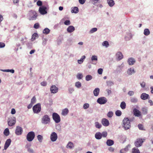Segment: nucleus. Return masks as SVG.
<instances>
[{
  "label": "nucleus",
  "mask_w": 153,
  "mask_h": 153,
  "mask_svg": "<svg viewBox=\"0 0 153 153\" xmlns=\"http://www.w3.org/2000/svg\"><path fill=\"white\" fill-rule=\"evenodd\" d=\"M38 16V14L36 11L33 10L29 11L27 14L28 19L30 21L36 20Z\"/></svg>",
  "instance_id": "1"
},
{
  "label": "nucleus",
  "mask_w": 153,
  "mask_h": 153,
  "mask_svg": "<svg viewBox=\"0 0 153 153\" xmlns=\"http://www.w3.org/2000/svg\"><path fill=\"white\" fill-rule=\"evenodd\" d=\"M123 126L126 130L129 129L131 127L130 121L128 118H125L123 121Z\"/></svg>",
  "instance_id": "2"
},
{
  "label": "nucleus",
  "mask_w": 153,
  "mask_h": 153,
  "mask_svg": "<svg viewBox=\"0 0 153 153\" xmlns=\"http://www.w3.org/2000/svg\"><path fill=\"white\" fill-rule=\"evenodd\" d=\"M42 123L45 124H49L50 122V119L48 115H45L42 118Z\"/></svg>",
  "instance_id": "3"
},
{
  "label": "nucleus",
  "mask_w": 153,
  "mask_h": 153,
  "mask_svg": "<svg viewBox=\"0 0 153 153\" xmlns=\"http://www.w3.org/2000/svg\"><path fill=\"white\" fill-rule=\"evenodd\" d=\"M35 137V134L33 131H30L27 134L26 138L27 140L29 142L32 141Z\"/></svg>",
  "instance_id": "4"
},
{
  "label": "nucleus",
  "mask_w": 153,
  "mask_h": 153,
  "mask_svg": "<svg viewBox=\"0 0 153 153\" xmlns=\"http://www.w3.org/2000/svg\"><path fill=\"white\" fill-rule=\"evenodd\" d=\"M33 112L35 113H39L41 111V105L39 103H38L35 105L33 108Z\"/></svg>",
  "instance_id": "5"
},
{
  "label": "nucleus",
  "mask_w": 153,
  "mask_h": 153,
  "mask_svg": "<svg viewBox=\"0 0 153 153\" xmlns=\"http://www.w3.org/2000/svg\"><path fill=\"white\" fill-rule=\"evenodd\" d=\"M52 118L53 120L56 123H59L60 121L59 116L56 113H54L53 114Z\"/></svg>",
  "instance_id": "6"
},
{
  "label": "nucleus",
  "mask_w": 153,
  "mask_h": 153,
  "mask_svg": "<svg viewBox=\"0 0 153 153\" xmlns=\"http://www.w3.org/2000/svg\"><path fill=\"white\" fill-rule=\"evenodd\" d=\"M145 139H137L135 142V145L137 147H139L141 146L143 143Z\"/></svg>",
  "instance_id": "7"
},
{
  "label": "nucleus",
  "mask_w": 153,
  "mask_h": 153,
  "mask_svg": "<svg viewBox=\"0 0 153 153\" xmlns=\"http://www.w3.org/2000/svg\"><path fill=\"white\" fill-rule=\"evenodd\" d=\"M107 101L106 98L104 97L98 98L97 100L98 103L100 104H103L105 103Z\"/></svg>",
  "instance_id": "8"
},
{
  "label": "nucleus",
  "mask_w": 153,
  "mask_h": 153,
  "mask_svg": "<svg viewBox=\"0 0 153 153\" xmlns=\"http://www.w3.org/2000/svg\"><path fill=\"white\" fill-rule=\"evenodd\" d=\"M47 8L46 7L42 6L39 7V13L42 15H44L47 13V12L46 11Z\"/></svg>",
  "instance_id": "9"
},
{
  "label": "nucleus",
  "mask_w": 153,
  "mask_h": 153,
  "mask_svg": "<svg viewBox=\"0 0 153 153\" xmlns=\"http://www.w3.org/2000/svg\"><path fill=\"white\" fill-rule=\"evenodd\" d=\"M50 138L52 141H55L57 138V134L55 132H53L51 135Z\"/></svg>",
  "instance_id": "10"
},
{
  "label": "nucleus",
  "mask_w": 153,
  "mask_h": 153,
  "mask_svg": "<svg viewBox=\"0 0 153 153\" xmlns=\"http://www.w3.org/2000/svg\"><path fill=\"white\" fill-rule=\"evenodd\" d=\"M133 112L134 115L136 117H139L141 115V112L136 108H134L133 109Z\"/></svg>",
  "instance_id": "11"
},
{
  "label": "nucleus",
  "mask_w": 153,
  "mask_h": 153,
  "mask_svg": "<svg viewBox=\"0 0 153 153\" xmlns=\"http://www.w3.org/2000/svg\"><path fill=\"white\" fill-rule=\"evenodd\" d=\"M23 131L22 128L19 126H17L15 131V133L17 135H20Z\"/></svg>",
  "instance_id": "12"
},
{
  "label": "nucleus",
  "mask_w": 153,
  "mask_h": 153,
  "mask_svg": "<svg viewBox=\"0 0 153 153\" xmlns=\"http://www.w3.org/2000/svg\"><path fill=\"white\" fill-rule=\"evenodd\" d=\"M101 122L102 124L104 126H108L109 124L108 120L105 118L102 119Z\"/></svg>",
  "instance_id": "13"
},
{
  "label": "nucleus",
  "mask_w": 153,
  "mask_h": 153,
  "mask_svg": "<svg viewBox=\"0 0 153 153\" xmlns=\"http://www.w3.org/2000/svg\"><path fill=\"white\" fill-rule=\"evenodd\" d=\"M50 90L51 93H55L57 92L58 88L55 85H52L51 87Z\"/></svg>",
  "instance_id": "14"
},
{
  "label": "nucleus",
  "mask_w": 153,
  "mask_h": 153,
  "mask_svg": "<svg viewBox=\"0 0 153 153\" xmlns=\"http://www.w3.org/2000/svg\"><path fill=\"white\" fill-rule=\"evenodd\" d=\"M16 123V120L15 118H11L8 121V124L9 126H12L15 124Z\"/></svg>",
  "instance_id": "15"
},
{
  "label": "nucleus",
  "mask_w": 153,
  "mask_h": 153,
  "mask_svg": "<svg viewBox=\"0 0 153 153\" xmlns=\"http://www.w3.org/2000/svg\"><path fill=\"white\" fill-rule=\"evenodd\" d=\"M11 142V139H8L6 141L4 146V149H6L9 146Z\"/></svg>",
  "instance_id": "16"
},
{
  "label": "nucleus",
  "mask_w": 153,
  "mask_h": 153,
  "mask_svg": "<svg viewBox=\"0 0 153 153\" xmlns=\"http://www.w3.org/2000/svg\"><path fill=\"white\" fill-rule=\"evenodd\" d=\"M140 97L143 100H146L149 98V95L146 93H142Z\"/></svg>",
  "instance_id": "17"
},
{
  "label": "nucleus",
  "mask_w": 153,
  "mask_h": 153,
  "mask_svg": "<svg viewBox=\"0 0 153 153\" xmlns=\"http://www.w3.org/2000/svg\"><path fill=\"white\" fill-rule=\"evenodd\" d=\"M116 56L119 60L121 59L123 57V56L120 52H117L116 55Z\"/></svg>",
  "instance_id": "18"
},
{
  "label": "nucleus",
  "mask_w": 153,
  "mask_h": 153,
  "mask_svg": "<svg viewBox=\"0 0 153 153\" xmlns=\"http://www.w3.org/2000/svg\"><path fill=\"white\" fill-rule=\"evenodd\" d=\"M135 62V59L132 58H130L128 61V62L130 65H132L134 64Z\"/></svg>",
  "instance_id": "19"
},
{
  "label": "nucleus",
  "mask_w": 153,
  "mask_h": 153,
  "mask_svg": "<svg viewBox=\"0 0 153 153\" xmlns=\"http://www.w3.org/2000/svg\"><path fill=\"white\" fill-rule=\"evenodd\" d=\"M91 60L92 61L94 62L93 64H96L97 60V56H92L91 57Z\"/></svg>",
  "instance_id": "20"
},
{
  "label": "nucleus",
  "mask_w": 153,
  "mask_h": 153,
  "mask_svg": "<svg viewBox=\"0 0 153 153\" xmlns=\"http://www.w3.org/2000/svg\"><path fill=\"white\" fill-rule=\"evenodd\" d=\"M74 30L75 28L72 26H69L67 29V31L69 33L72 32Z\"/></svg>",
  "instance_id": "21"
},
{
  "label": "nucleus",
  "mask_w": 153,
  "mask_h": 153,
  "mask_svg": "<svg viewBox=\"0 0 153 153\" xmlns=\"http://www.w3.org/2000/svg\"><path fill=\"white\" fill-rule=\"evenodd\" d=\"M95 137L97 139H100L102 138L101 133L100 132H98L95 134Z\"/></svg>",
  "instance_id": "22"
},
{
  "label": "nucleus",
  "mask_w": 153,
  "mask_h": 153,
  "mask_svg": "<svg viewBox=\"0 0 153 153\" xmlns=\"http://www.w3.org/2000/svg\"><path fill=\"white\" fill-rule=\"evenodd\" d=\"M100 89L98 88H96L94 91L93 93L94 95L95 96H97L99 93Z\"/></svg>",
  "instance_id": "23"
},
{
  "label": "nucleus",
  "mask_w": 153,
  "mask_h": 153,
  "mask_svg": "<svg viewBox=\"0 0 153 153\" xmlns=\"http://www.w3.org/2000/svg\"><path fill=\"white\" fill-rule=\"evenodd\" d=\"M79 12V9L77 7H75L71 8V12L72 13H77Z\"/></svg>",
  "instance_id": "24"
},
{
  "label": "nucleus",
  "mask_w": 153,
  "mask_h": 153,
  "mask_svg": "<svg viewBox=\"0 0 153 153\" xmlns=\"http://www.w3.org/2000/svg\"><path fill=\"white\" fill-rule=\"evenodd\" d=\"M106 144L108 146H111L114 144V142L113 140H108L106 142Z\"/></svg>",
  "instance_id": "25"
},
{
  "label": "nucleus",
  "mask_w": 153,
  "mask_h": 153,
  "mask_svg": "<svg viewBox=\"0 0 153 153\" xmlns=\"http://www.w3.org/2000/svg\"><path fill=\"white\" fill-rule=\"evenodd\" d=\"M69 112L68 109L65 108L62 110V114L63 115L65 116L67 115Z\"/></svg>",
  "instance_id": "26"
},
{
  "label": "nucleus",
  "mask_w": 153,
  "mask_h": 153,
  "mask_svg": "<svg viewBox=\"0 0 153 153\" xmlns=\"http://www.w3.org/2000/svg\"><path fill=\"white\" fill-rule=\"evenodd\" d=\"M74 144L73 143L71 142H69L67 144L66 147L68 148L71 149L74 147Z\"/></svg>",
  "instance_id": "27"
},
{
  "label": "nucleus",
  "mask_w": 153,
  "mask_h": 153,
  "mask_svg": "<svg viewBox=\"0 0 153 153\" xmlns=\"http://www.w3.org/2000/svg\"><path fill=\"white\" fill-rule=\"evenodd\" d=\"M108 4L110 7H112L114 4V1L113 0H107Z\"/></svg>",
  "instance_id": "28"
},
{
  "label": "nucleus",
  "mask_w": 153,
  "mask_h": 153,
  "mask_svg": "<svg viewBox=\"0 0 153 153\" xmlns=\"http://www.w3.org/2000/svg\"><path fill=\"white\" fill-rule=\"evenodd\" d=\"M132 153H140L139 150L137 148H133L132 149Z\"/></svg>",
  "instance_id": "29"
},
{
  "label": "nucleus",
  "mask_w": 153,
  "mask_h": 153,
  "mask_svg": "<svg viewBox=\"0 0 153 153\" xmlns=\"http://www.w3.org/2000/svg\"><path fill=\"white\" fill-rule=\"evenodd\" d=\"M127 73L129 75H131L133 73H134V69H132L131 68L129 69L127 71Z\"/></svg>",
  "instance_id": "30"
},
{
  "label": "nucleus",
  "mask_w": 153,
  "mask_h": 153,
  "mask_svg": "<svg viewBox=\"0 0 153 153\" xmlns=\"http://www.w3.org/2000/svg\"><path fill=\"white\" fill-rule=\"evenodd\" d=\"M50 30L48 28H46L43 31V33L47 34H48L50 32Z\"/></svg>",
  "instance_id": "31"
},
{
  "label": "nucleus",
  "mask_w": 153,
  "mask_h": 153,
  "mask_svg": "<svg viewBox=\"0 0 153 153\" xmlns=\"http://www.w3.org/2000/svg\"><path fill=\"white\" fill-rule=\"evenodd\" d=\"M85 56H83L79 60H78V62L79 64H82L83 61V59H85Z\"/></svg>",
  "instance_id": "32"
},
{
  "label": "nucleus",
  "mask_w": 153,
  "mask_h": 153,
  "mask_svg": "<svg viewBox=\"0 0 153 153\" xmlns=\"http://www.w3.org/2000/svg\"><path fill=\"white\" fill-rule=\"evenodd\" d=\"M120 106L123 109H124L126 108V104L124 102H122L120 104Z\"/></svg>",
  "instance_id": "33"
},
{
  "label": "nucleus",
  "mask_w": 153,
  "mask_h": 153,
  "mask_svg": "<svg viewBox=\"0 0 153 153\" xmlns=\"http://www.w3.org/2000/svg\"><path fill=\"white\" fill-rule=\"evenodd\" d=\"M9 131L8 128H6L4 131V134L6 136H7L9 134Z\"/></svg>",
  "instance_id": "34"
},
{
  "label": "nucleus",
  "mask_w": 153,
  "mask_h": 153,
  "mask_svg": "<svg viewBox=\"0 0 153 153\" xmlns=\"http://www.w3.org/2000/svg\"><path fill=\"white\" fill-rule=\"evenodd\" d=\"M144 34L146 36H148L150 34V31L148 29H145L144 30Z\"/></svg>",
  "instance_id": "35"
},
{
  "label": "nucleus",
  "mask_w": 153,
  "mask_h": 153,
  "mask_svg": "<svg viewBox=\"0 0 153 153\" xmlns=\"http://www.w3.org/2000/svg\"><path fill=\"white\" fill-rule=\"evenodd\" d=\"M102 45L104 46H105L106 48H107L108 47L109 44L108 41H105L102 42Z\"/></svg>",
  "instance_id": "36"
},
{
  "label": "nucleus",
  "mask_w": 153,
  "mask_h": 153,
  "mask_svg": "<svg viewBox=\"0 0 153 153\" xmlns=\"http://www.w3.org/2000/svg\"><path fill=\"white\" fill-rule=\"evenodd\" d=\"M37 33H34L32 36L31 40L32 41L36 39V38L37 36Z\"/></svg>",
  "instance_id": "37"
},
{
  "label": "nucleus",
  "mask_w": 153,
  "mask_h": 153,
  "mask_svg": "<svg viewBox=\"0 0 153 153\" xmlns=\"http://www.w3.org/2000/svg\"><path fill=\"white\" fill-rule=\"evenodd\" d=\"M142 113L144 114H147V109L145 108H142Z\"/></svg>",
  "instance_id": "38"
},
{
  "label": "nucleus",
  "mask_w": 153,
  "mask_h": 153,
  "mask_svg": "<svg viewBox=\"0 0 153 153\" xmlns=\"http://www.w3.org/2000/svg\"><path fill=\"white\" fill-rule=\"evenodd\" d=\"M115 114L117 116H120L122 114V112L120 111L117 110L116 111Z\"/></svg>",
  "instance_id": "39"
},
{
  "label": "nucleus",
  "mask_w": 153,
  "mask_h": 153,
  "mask_svg": "<svg viewBox=\"0 0 153 153\" xmlns=\"http://www.w3.org/2000/svg\"><path fill=\"white\" fill-rule=\"evenodd\" d=\"M36 101V99L35 96H33V98H32L31 101V103L33 104L34 103H35Z\"/></svg>",
  "instance_id": "40"
},
{
  "label": "nucleus",
  "mask_w": 153,
  "mask_h": 153,
  "mask_svg": "<svg viewBox=\"0 0 153 153\" xmlns=\"http://www.w3.org/2000/svg\"><path fill=\"white\" fill-rule=\"evenodd\" d=\"M75 86L77 88H80L81 86V84L79 82H77L75 83Z\"/></svg>",
  "instance_id": "41"
},
{
  "label": "nucleus",
  "mask_w": 153,
  "mask_h": 153,
  "mask_svg": "<svg viewBox=\"0 0 153 153\" xmlns=\"http://www.w3.org/2000/svg\"><path fill=\"white\" fill-rule=\"evenodd\" d=\"M37 138L40 142H42L43 139L42 136L40 135H39L37 136Z\"/></svg>",
  "instance_id": "42"
},
{
  "label": "nucleus",
  "mask_w": 153,
  "mask_h": 153,
  "mask_svg": "<svg viewBox=\"0 0 153 153\" xmlns=\"http://www.w3.org/2000/svg\"><path fill=\"white\" fill-rule=\"evenodd\" d=\"M95 126L97 128H100L101 126L102 125L100 124L98 122H96L95 123Z\"/></svg>",
  "instance_id": "43"
},
{
  "label": "nucleus",
  "mask_w": 153,
  "mask_h": 153,
  "mask_svg": "<svg viewBox=\"0 0 153 153\" xmlns=\"http://www.w3.org/2000/svg\"><path fill=\"white\" fill-rule=\"evenodd\" d=\"M92 79V76L90 75H88L86 76L85 77L86 80L87 81H89Z\"/></svg>",
  "instance_id": "44"
},
{
  "label": "nucleus",
  "mask_w": 153,
  "mask_h": 153,
  "mask_svg": "<svg viewBox=\"0 0 153 153\" xmlns=\"http://www.w3.org/2000/svg\"><path fill=\"white\" fill-rule=\"evenodd\" d=\"M107 135V133L106 131H104L101 133V136L104 137H106Z\"/></svg>",
  "instance_id": "45"
},
{
  "label": "nucleus",
  "mask_w": 153,
  "mask_h": 153,
  "mask_svg": "<svg viewBox=\"0 0 153 153\" xmlns=\"http://www.w3.org/2000/svg\"><path fill=\"white\" fill-rule=\"evenodd\" d=\"M113 115V113L112 111H109V112L107 114V116L109 117H111Z\"/></svg>",
  "instance_id": "46"
},
{
  "label": "nucleus",
  "mask_w": 153,
  "mask_h": 153,
  "mask_svg": "<svg viewBox=\"0 0 153 153\" xmlns=\"http://www.w3.org/2000/svg\"><path fill=\"white\" fill-rule=\"evenodd\" d=\"M39 27V25L38 23H36L34 24L33 27L36 29H38Z\"/></svg>",
  "instance_id": "47"
},
{
  "label": "nucleus",
  "mask_w": 153,
  "mask_h": 153,
  "mask_svg": "<svg viewBox=\"0 0 153 153\" xmlns=\"http://www.w3.org/2000/svg\"><path fill=\"white\" fill-rule=\"evenodd\" d=\"M97 30V28H92L90 31V33H93L96 31Z\"/></svg>",
  "instance_id": "48"
},
{
  "label": "nucleus",
  "mask_w": 153,
  "mask_h": 153,
  "mask_svg": "<svg viewBox=\"0 0 153 153\" xmlns=\"http://www.w3.org/2000/svg\"><path fill=\"white\" fill-rule=\"evenodd\" d=\"M83 77V76L81 74H78L77 76V78L79 79H81Z\"/></svg>",
  "instance_id": "49"
},
{
  "label": "nucleus",
  "mask_w": 153,
  "mask_h": 153,
  "mask_svg": "<svg viewBox=\"0 0 153 153\" xmlns=\"http://www.w3.org/2000/svg\"><path fill=\"white\" fill-rule=\"evenodd\" d=\"M131 101L132 102H137V99L135 98H132L131 99Z\"/></svg>",
  "instance_id": "50"
},
{
  "label": "nucleus",
  "mask_w": 153,
  "mask_h": 153,
  "mask_svg": "<svg viewBox=\"0 0 153 153\" xmlns=\"http://www.w3.org/2000/svg\"><path fill=\"white\" fill-rule=\"evenodd\" d=\"M89 107V104L88 103H85L83 105V108L84 109H86L88 108Z\"/></svg>",
  "instance_id": "51"
},
{
  "label": "nucleus",
  "mask_w": 153,
  "mask_h": 153,
  "mask_svg": "<svg viewBox=\"0 0 153 153\" xmlns=\"http://www.w3.org/2000/svg\"><path fill=\"white\" fill-rule=\"evenodd\" d=\"M138 128L141 130H143L144 128L143 126L141 124H139L138 125Z\"/></svg>",
  "instance_id": "52"
},
{
  "label": "nucleus",
  "mask_w": 153,
  "mask_h": 153,
  "mask_svg": "<svg viewBox=\"0 0 153 153\" xmlns=\"http://www.w3.org/2000/svg\"><path fill=\"white\" fill-rule=\"evenodd\" d=\"M64 24L66 25H69L70 24V22L69 20H67L64 22Z\"/></svg>",
  "instance_id": "53"
},
{
  "label": "nucleus",
  "mask_w": 153,
  "mask_h": 153,
  "mask_svg": "<svg viewBox=\"0 0 153 153\" xmlns=\"http://www.w3.org/2000/svg\"><path fill=\"white\" fill-rule=\"evenodd\" d=\"M103 72V69L102 68H99L98 70V73L100 74H102Z\"/></svg>",
  "instance_id": "54"
},
{
  "label": "nucleus",
  "mask_w": 153,
  "mask_h": 153,
  "mask_svg": "<svg viewBox=\"0 0 153 153\" xmlns=\"http://www.w3.org/2000/svg\"><path fill=\"white\" fill-rule=\"evenodd\" d=\"M37 5L38 6H41L42 5V2L41 1L39 0L37 2Z\"/></svg>",
  "instance_id": "55"
},
{
  "label": "nucleus",
  "mask_w": 153,
  "mask_h": 153,
  "mask_svg": "<svg viewBox=\"0 0 153 153\" xmlns=\"http://www.w3.org/2000/svg\"><path fill=\"white\" fill-rule=\"evenodd\" d=\"M128 94L130 96H132L134 94V92L133 91H130L128 92Z\"/></svg>",
  "instance_id": "56"
},
{
  "label": "nucleus",
  "mask_w": 153,
  "mask_h": 153,
  "mask_svg": "<svg viewBox=\"0 0 153 153\" xmlns=\"http://www.w3.org/2000/svg\"><path fill=\"white\" fill-rule=\"evenodd\" d=\"M5 46V44L3 42H0V48H4Z\"/></svg>",
  "instance_id": "57"
},
{
  "label": "nucleus",
  "mask_w": 153,
  "mask_h": 153,
  "mask_svg": "<svg viewBox=\"0 0 153 153\" xmlns=\"http://www.w3.org/2000/svg\"><path fill=\"white\" fill-rule=\"evenodd\" d=\"M41 84L42 86H45L47 85V82L45 81L42 82L41 83Z\"/></svg>",
  "instance_id": "58"
},
{
  "label": "nucleus",
  "mask_w": 153,
  "mask_h": 153,
  "mask_svg": "<svg viewBox=\"0 0 153 153\" xmlns=\"http://www.w3.org/2000/svg\"><path fill=\"white\" fill-rule=\"evenodd\" d=\"M85 1V0H79V3L81 4H84Z\"/></svg>",
  "instance_id": "59"
},
{
  "label": "nucleus",
  "mask_w": 153,
  "mask_h": 153,
  "mask_svg": "<svg viewBox=\"0 0 153 153\" xmlns=\"http://www.w3.org/2000/svg\"><path fill=\"white\" fill-rule=\"evenodd\" d=\"M145 83L144 82L140 83V85L142 88H144L145 86Z\"/></svg>",
  "instance_id": "60"
},
{
  "label": "nucleus",
  "mask_w": 153,
  "mask_h": 153,
  "mask_svg": "<svg viewBox=\"0 0 153 153\" xmlns=\"http://www.w3.org/2000/svg\"><path fill=\"white\" fill-rule=\"evenodd\" d=\"M108 150L110 152H113L114 151V148L111 147L108 148Z\"/></svg>",
  "instance_id": "61"
},
{
  "label": "nucleus",
  "mask_w": 153,
  "mask_h": 153,
  "mask_svg": "<svg viewBox=\"0 0 153 153\" xmlns=\"http://www.w3.org/2000/svg\"><path fill=\"white\" fill-rule=\"evenodd\" d=\"M33 104H32L31 103H30V104H29L27 106V108L28 109H30L32 108L33 105Z\"/></svg>",
  "instance_id": "62"
},
{
  "label": "nucleus",
  "mask_w": 153,
  "mask_h": 153,
  "mask_svg": "<svg viewBox=\"0 0 153 153\" xmlns=\"http://www.w3.org/2000/svg\"><path fill=\"white\" fill-rule=\"evenodd\" d=\"M16 113V111L14 108H12L11 111V113L12 114H14Z\"/></svg>",
  "instance_id": "63"
},
{
  "label": "nucleus",
  "mask_w": 153,
  "mask_h": 153,
  "mask_svg": "<svg viewBox=\"0 0 153 153\" xmlns=\"http://www.w3.org/2000/svg\"><path fill=\"white\" fill-rule=\"evenodd\" d=\"M99 0H92V1L93 4H95L97 3Z\"/></svg>",
  "instance_id": "64"
}]
</instances>
